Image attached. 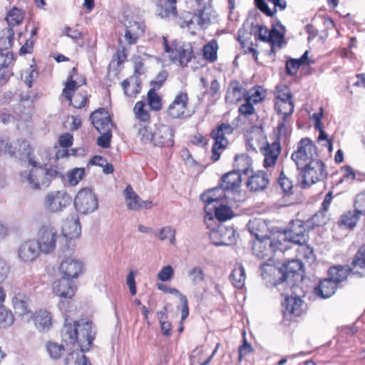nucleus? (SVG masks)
Returning <instances> with one entry per match:
<instances>
[{
	"label": "nucleus",
	"instance_id": "obj_55",
	"mask_svg": "<svg viewBox=\"0 0 365 365\" xmlns=\"http://www.w3.org/2000/svg\"><path fill=\"white\" fill-rule=\"evenodd\" d=\"M354 211L356 213L363 215L365 212L364 207H365V194L361 192L359 193L354 200Z\"/></svg>",
	"mask_w": 365,
	"mask_h": 365
},
{
	"label": "nucleus",
	"instance_id": "obj_30",
	"mask_svg": "<svg viewBox=\"0 0 365 365\" xmlns=\"http://www.w3.org/2000/svg\"><path fill=\"white\" fill-rule=\"evenodd\" d=\"M78 326L76 322H69L66 319L61 329V338L67 344H74L78 339Z\"/></svg>",
	"mask_w": 365,
	"mask_h": 365
},
{
	"label": "nucleus",
	"instance_id": "obj_57",
	"mask_svg": "<svg viewBox=\"0 0 365 365\" xmlns=\"http://www.w3.org/2000/svg\"><path fill=\"white\" fill-rule=\"evenodd\" d=\"M278 182L284 192L288 193L291 192L293 187L292 182L285 176L283 171L281 172Z\"/></svg>",
	"mask_w": 365,
	"mask_h": 365
},
{
	"label": "nucleus",
	"instance_id": "obj_47",
	"mask_svg": "<svg viewBox=\"0 0 365 365\" xmlns=\"http://www.w3.org/2000/svg\"><path fill=\"white\" fill-rule=\"evenodd\" d=\"M215 215L219 221H225L232 218L233 212L227 205H221L220 206H215Z\"/></svg>",
	"mask_w": 365,
	"mask_h": 365
},
{
	"label": "nucleus",
	"instance_id": "obj_25",
	"mask_svg": "<svg viewBox=\"0 0 365 365\" xmlns=\"http://www.w3.org/2000/svg\"><path fill=\"white\" fill-rule=\"evenodd\" d=\"M53 290L57 296L70 299L75 294L76 287L71 279L63 277L53 282Z\"/></svg>",
	"mask_w": 365,
	"mask_h": 365
},
{
	"label": "nucleus",
	"instance_id": "obj_29",
	"mask_svg": "<svg viewBox=\"0 0 365 365\" xmlns=\"http://www.w3.org/2000/svg\"><path fill=\"white\" fill-rule=\"evenodd\" d=\"M36 327L41 331H47L52 327V317L47 310L40 309L33 315Z\"/></svg>",
	"mask_w": 365,
	"mask_h": 365
},
{
	"label": "nucleus",
	"instance_id": "obj_34",
	"mask_svg": "<svg viewBox=\"0 0 365 365\" xmlns=\"http://www.w3.org/2000/svg\"><path fill=\"white\" fill-rule=\"evenodd\" d=\"M303 267L302 262L299 259H292L284 261L282 264V267L280 269L282 273V277L279 279L280 282H283L287 280L289 275H293L294 273L301 270Z\"/></svg>",
	"mask_w": 365,
	"mask_h": 365
},
{
	"label": "nucleus",
	"instance_id": "obj_10",
	"mask_svg": "<svg viewBox=\"0 0 365 365\" xmlns=\"http://www.w3.org/2000/svg\"><path fill=\"white\" fill-rule=\"evenodd\" d=\"M72 202L71 197L64 190H53L44 197V209L50 213H58L66 209Z\"/></svg>",
	"mask_w": 365,
	"mask_h": 365
},
{
	"label": "nucleus",
	"instance_id": "obj_50",
	"mask_svg": "<svg viewBox=\"0 0 365 365\" xmlns=\"http://www.w3.org/2000/svg\"><path fill=\"white\" fill-rule=\"evenodd\" d=\"M275 96L277 101H292V93L289 88L284 85L277 87Z\"/></svg>",
	"mask_w": 365,
	"mask_h": 365
},
{
	"label": "nucleus",
	"instance_id": "obj_31",
	"mask_svg": "<svg viewBox=\"0 0 365 365\" xmlns=\"http://www.w3.org/2000/svg\"><path fill=\"white\" fill-rule=\"evenodd\" d=\"M125 26V38L128 43L136 42L139 36L143 33V26L137 21H128Z\"/></svg>",
	"mask_w": 365,
	"mask_h": 365
},
{
	"label": "nucleus",
	"instance_id": "obj_14",
	"mask_svg": "<svg viewBox=\"0 0 365 365\" xmlns=\"http://www.w3.org/2000/svg\"><path fill=\"white\" fill-rule=\"evenodd\" d=\"M305 228L302 221H293L290 227L279 236V240L289 241L297 245H303L307 240Z\"/></svg>",
	"mask_w": 365,
	"mask_h": 365
},
{
	"label": "nucleus",
	"instance_id": "obj_2",
	"mask_svg": "<svg viewBox=\"0 0 365 365\" xmlns=\"http://www.w3.org/2000/svg\"><path fill=\"white\" fill-rule=\"evenodd\" d=\"M259 227H264V222L255 219L248 223L250 234L255 237L252 242L253 254L258 258L269 260L273 257L274 252L277 250H282V245L280 240H275L267 235H261L255 230Z\"/></svg>",
	"mask_w": 365,
	"mask_h": 365
},
{
	"label": "nucleus",
	"instance_id": "obj_15",
	"mask_svg": "<svg viewBox=\"0 0 365 365\" xmlns=\"http://www.w3.org/2000/svg\"><path fill=\"white\" fill-rule=\"evenodd\" d=\"M210 237L212 242L216 246H230L234 245L237 241L234 229L223 225H219L216 230H212Z\"/></svg>",
	"mask_w": 365,
	"mask_h": 365
},
{
	"label": "nucleus",
	"instance_id": "obj_49",
	"mask_svg": "<svg viewBox=\"0 0 365 365\" xmlns=\"http://www.w3.org/2000/svg\"><path fill=\"white\" fill-rule=\"evenodd\" d=\"M157 235L161 241L169 239L172 245L175 243V230L172 227L167 226L161 228Z\"/></svg>",
	"mask_w": 365,
	"mask_h": 365
},
{
	"label": "nucleus",
	"instance_id": "obj_23",
	"mask_svg": "<svg viewBox=\"0 0 365 365\" xmlns=\"http://www.w3.org/2000/svg\"><path fill=\"white\" fill-rule=\"evenodd\" d=\"M126 206L132 210H140L141 209H150L153 202L150 200H143L134 191L130 185H128L123 190Z\"/></svg>",
	"mask_w": 365,
	"mask_h": 365
},
{
	"label": "nucleus",
	"instance_id": "obj_44",
	"mask_svg": "<svg viewBox=\"0 0 365 365\" xmlns=\"http://www.w3.org/2000/svg\"><path fill=\"white\" fill-rule=\"evenodd\" d=\"M189 281L193 285H197L205 280V273L200 267H193L187 271Z\"/></svg>",
	"mask_w": 365,
	"mask_h": 365
},
{
	"label": "nucleus",
	"instance_id": "obj_63",
	"mask_svg": "<svg viewBox=\"0 0 365 365\" xmlns=\"http://www.w3.org/2000/svg\"><path fill=\"white\" fill-rule=\"evenodd\" d=\"M253 351L252 346L245 339L243 344L239 349V359L238 361H241L244 356L247 355Z\"/></svg>",
	"mask_w": 365,
	"mask_h": 365
},
{
	"label": "nucleus",
	"instance_id": "obj_11",
	"mask_svg": "<svg viewBox=\"0 0 365 365\" xmlns=\"http://www.w3.org/2000/svg\"><path fill=\"white\" fill-rule=\"evenodd\" d=\"M81 234V226L78 217H72L67 218L62 227V235L66 241V245L62 247L63 252H70L76 246L75 240L78 239Z\"/></svg>",
	"mask_w": 365,
	"mask_h": 365
},
{
	"label": "nucleus",
	"instance_id": "obj_53",
	"mask_svg": "<svg viewBox=\"0 0 365 365\" xmlns=\"http://www.w3.org/2000/svg\"><path fill=\"white\" fill-rule=\"evenodd\" d=\"M153 136H154V130H149L145 125L139 128L138 138L142 143H151L152 139H153Z\"/></svg>",
	"mask_w": 365,
	"mask_h": 365
},
{
	"label": "nucleus",
	"instance_id": "obj_8",
	"mask_svg": "<svg viewBox=\"0 0 365 365\" xmlns=\"http://www.w3.org/2000/svg\"><path fill=\"white\" fill-rule=\"evenodd\" d=\"M61 235L56 228L51 223H45L40 226L37 232L38 246L41 253L48 255L53 252Z\"/></svg>",
	"mask_w": 365,
	"mask_h": 365
},
{
	"label": "nucleus",
	"instance_id": "obj_16",
	"mask_svg": "<svg viewBox=\"0 0 365 365\" xmlns=\"http://www.w3.org/2000/svg\"><path fill=\"white\" fill-rule=\"evenodd\" d=\"M85 83V80H82L81 82H77L73 79V75H71L66 83V86L63 88V93L65 97L71 103L77 108H82L86 102V96L83 93H77L72 96V93L80 86L81 84Z\"/></svg>",
	"mask_w": 365,
	"mask_h": 365
},
{
	"label": "nucleus",
	"instance_id": "obj_17",
	"mask_svg": "<svg viewBox=\"0 0 365 365\" xmlns=\"http://www.w3.org/2000/svg\"><path fill=\"white\" fill-rule=\"evenodd\" d=\"M41 252L36 240H29L22 242L17 249L18 259L23 263H31L38 258Z\"/></svg>",
	"mask_w": 365,
	"mask_h": 365
},
{
	"label": "nucleus",
	"instance_id": "obj_61",
	"mask_svg": "<svg viewBox=\"0 0 365 365\" xmlns=\"http://www.w3.org/2000/svg\"><path fill=\"white\" fill-rule=\"evenodd\" d=\"M251 98H246V102L239 108V112L244 115H250L255 112V108L251 102Z\"/></svg>",
	"mask_w": 365,
	"mask_h": 365
},
{
	"label": "nucleus",
	"instance_id": "obj_37",
	"mask_svg": "<svg viewBox=\"0 0 365 365\" xmlns=\"http://www.w3.org/2000/svg\"><path fill=\"white\" fill-rule=\"evenodd\" d=\"M361 216L354 210L353 212L347 211L340 216L338 225L341 227L352 230L356 227Z\"/></svg>",
	"mask_w": 365,
	"mask_h": 365
},
{
	"label": "nucleus",
	"instance_id": "obj_21",
	"mask_svg": "<svg viewBox=\"0 0 365 365\" xmlns=\"http://www.w3.org/2000/svg\"><path fill=\"white\" fill-rule=\"evenodd\" d=\"M275 109L278 113L284 115L283 121L280 123L277 127L279 138L282 136H286L289 132L290 127L287 125V120L294 111L293 101H277L275 103Z\"/></svg>",
	"mask_w": 365,
	"mask_h": 365
},
{
	"label": "nucleus",
	"instance_id": "obj_5",
	"mask_svg": "<svg viewBox=\"0 0 365 365\" xmlns=\"http://www.w3.org/2000/svg\"><path fill=\"white\" fill-rule=\"evenodd\" d=\"M214 19L215 15L212 14L211 9L204 7L198 14L183 12L182 19H179L178 25L181 28H187L192 34H195L197 31L209 25Z\"/></svg>",
	"mask_w": 365,
	"mask_h": 365
},
{
	"label": "nucleus",
	"instance_id": "obj_62",
	"mask_svg": "<svg viewBox=\"0 0 365 365\" xmlns=\"http://www.w3.org/2000/svg\"><path fill=\"white\" fill-rule=\"evenodd\" d=\"M255 4L257 6V8L262 11L263 13H264L268 16H272L274 13L276 12V10L274 9L273 11L271 10L267 4H266L264 0H255Z\"/></svg>",
	"mask_w": 365,
	"mask_h": 365
},
{
	"label": "nucleus",
	"instance_id": "obj_7",
	"mask_svg": "<svg viewBox=\"0 0 365 365\" xmlns=\"http://www.w3.org/2000/svg\"><path fill=\"white\" fill-rule=\"evenodd\" d=\"M291 158L299 168L311 161L319 160L317 148L309 138H302L297 143V149L292 154Z\"/></svg>",
	"mask_w": 365,
	"mask_h": 365
},
{
	"label": "nucleus",
	"instance_id": "obj_58",
	"mask_svg": "<svg viewBox=\"0 0 365 365\" xmlns=\"http://www.w3.org/2000/svg\"><path fill=\"white\" fill-rule=\"evenodd\" d=\"M300 66H302V64L298 59H291L287 61L286 63V71L287 74L292 76L295 75Z\"/></svg>",
	"mask_w": 365,
	"mask_h": 365
},
{
	"label": "nucleus",
	"instance_id": "obj_32",
	"mask_svg": "<svg viewBox=\"0 0 365 365\" xmlns=\"http://www.w3.org/2000/svg\"><path fill=\"white\" fill-rule=\"evenodd\" d=\"M15 313L19 316H24L30 312L29 298L24 294L19 293L14 295L12 299Z\"/></svg>",
	"mask_w": 365,
	"mask_h": 365
},
{
	"label": "nucleus",
	"instance_id": "obj_19",
	"mask_svg": "<svg viewBox=\"0 0 365 365\" xmlns=\"http://www.w3.org/2000/svg\"><path fill=\"white\" fill-rule=\"evenodd\" d=\"M78 326V339L76 342L81 346L82 351L88 350L95 337L92 323L89 321L81 320L76 322Z\"/></svg>",
	"mask_w": 365,
	"mask_h": 365
},
{
	"label": "nucleus",
	"instance_id": "obj_35",
	"mask_svg": "<svg viewBox=\"0 0 365 365\" xmlns=\"http://www.w3.org/2000/svg\"><path fill=\"white\" fill-rule=\"evenodd\" d=\"M245 95V91L240 86L239 82L232 81L228 87L225 101L229 103H235L240 101Z\"/></svg>",
	"mask_w": 365,
	"mask_h": 365
},
{
	"label": "nucleus",
	"instance_id": "obj_27",
	"mask_svg": "<svg viewBox=\"0 0 365 365\" xmlns=\"http://www.w3.org/2000/svg\"><path fill=\"white\" fill-rule=\"evenodd\" d=\"M269 182V179L267 174L260 170L250 177L247 185L250 190L258 192L267 188Z\"/></svg>",
	"mask_w": 365,
	"mask_h": 365
},
{
	"label": "nucleus",
	"instance_id": "obj_51",
	"mask_svg": "<svg viewBox=\"0 0 365 365\" xmlns=\"http://www.w3.org/2000/svg\"><path fill=\"white\" fill-rule=\"evenodd\" d=\"M83 168H75L68 173V181L71 185H76L84 175Z\"/></svg>",
	"mask_w": 365,
	"mask_h": 365
},
{
	"label": "nucleus",
	"instance_id": "obj_60",
	"mask_svg": "<svg viewBox=\"0 0 365 365\" xmlns=\"http://www.w3.org/2000/svg\"><path fill=\"white\" fill-rule=\"evenodd\" d=\"M258 38L264 42H267L270 37V31L264 26L257 25Z\"/></svg>",
	"mask_w": 365,
	"mask_h": 365
},
{
	"label": "nucleus",
	"instance_id": "obj_59",
	"mask_svg": "<svg viewBox=\"0 0 365 365\" xmlns=\"http://www.w3.org/2000/svg\"><path fill=\"white\" fill-rule=\"evenodd\" d=\"M12 60V54L8 50H0V69L7 67Z\"/></svg>",
	"mask_w": 365,
	"mask_h": 365
},
{
	"label": "nucleus",
	"instance_id": "obj_9",
	"mask_svg": "<svg viewBox=\"0 0 365 365\" xmlns=\"http://www.w3.org/2000/svg\"><path fill=\"white\" fill-rule=\"evenodd\" d=\"M163 41L165 51L170 53L169 57L172 61H178L180 66H186L193 58V48L190 43L175 41L170 47L165 38H163Z\"/></svg>",
	"mask_w": 365,
	"mask_h": 365
},
{
	"label": "nucleus",
	"instance_id": "obj_39",
	"mask_svg": "<svg viewBox=\"0 0 365 365\" xmlns=\"http://www.w3.org/2000/svg\"><path fill=\"white\" fill-rule=\"evenodd\" d=\"M14 35L11 27L6 26L0 30V50H8L11 47Z\"/></svg>",
	"mask_w": 365,
	"mask_h": 365
},
{
	"label": "nucleus",
	"instance_id": "obj_22",
	"mask_svg": "<svg viewBox=\"0 0 365 365\" xmlns=\"http://www.w3.org/2000/svg\"><path fill=\"white\" fill-rule=\"evenodd\" d=\"M152 143L155 146H172L174 143L173 131L172 128L164 124L155 125Z\"/></svg>",
	"mask_w": 365,
	"mask_h": 365
},
{
	"label": "nucleus",
	"instance_id": "obj_28",
	"mask_svg": "<svg viewBox=\"0 0 365 365\" xmlns=\"http://www.w3.org/2000/svg\"><path fill=\"white\" fill-rule=\"evenodd\" d=\"M241 182V174L233 170L222 176L220 187L222 190L235 191L240 187Z\"/></svg>",
	"mask_w": 365,
	"mask_h": 365
},
{
	"label": "nucleus",
	"instance_id": "obj_64",
	"mask_svg": "<svg viewBox=\"0 0 365 365\" xmlns=\"http://www.w3.org/2000/svg\"><path fill=\"white\" fill-rule=\"evenodd\" d=\"M135 272L134 271H130L127 276L126 282L129 287L130 294L135 295L136 294V287L135 282Z\"/></svg>",
	"mask_w": 365,
	"mask_h": 365
},
{
	"label": "nucleus",
	"instance_id": "obj_3",
	"mask_svg": "<svg viewBox=\"0 0 365 365\" xmlns=\"http://www.w3.org/2000/svg\"><path fill=\"white\" fill-rule=\"evenodd\" d=\"M365 267V248L361 246L355 255L351 266L336 265L329 270V277L336 284L347 278L348 274L363 276Z\"/></svg>",
	"mask_w": 365,
	"mask_h": 365
},
{
	"label": "nucleus",
	"instance_id": "obj_1",
	"mask_svg": "<svg viewBox=\"0 0 365 365\" xmlns=\"http://www.w3.org/2000/svg\"><path fill=\"white\" fill-rule=\"evenodd\" d=\"M5 150L11 156L19 158L21 160H28L31 168L20 173V181L34 190H40L42 187H48L52 179L58 177L60 173L55 169H44L41 163L36 162L31 156V148L25 140H16L6 144Z\"/></svg>",
	"mask_w": 365,
	"mask_h": 365
},
{
	"label": "nucleus",
	"instance_id": "obj_24",
	"mask_svg": "<svg viewBox=\"0 0 365 365\" xmlns=\"http://www.w3.org/2000/svg\"><path fill=\"white\" fill-rule=\"evenodd\" d=\"M282 138H286V136L279 138L278 134V140L272 143H267L266 146L261 148V151L264 156V166L266 168L273 167L276 164L281 152L279 140Z\"/></svg>",
	"mask_w": 365,
	"mask_h": 365
},
{
	"label": "nucleus",
	"instance_id": "obj_48",
	"mask_svg": "<svg viewBox=\"0 0 365 365\" xmlns=\"http://www.w3.org/2000/svg\"><path fill=\"white\" fill-rule=\"evenodd\" d=\"M148 101L152 110H160L162 108L161 98L154 89H150L148 91Z\"/></svg>",
	"mask_w": 365,
	"mask_h": 365
},
{
	"label": "nucleus",
	"instance_id": "obj_46",
	"mask_svg": "<svg viewBox=\"0 0 365 365\" xmlns=\"http://www.w3.org/2000/svg\"><path fill=\"white\" fill-rule=\"evenodd\" d=\"M145 108V103L143 101H138L133 108L135 117L143 123H146L150 118V114Z\"/></svg>",
	"mask_w": 365,
	"mask_h": 365
},
{
	"label": "nucleus",
	"instance_id": "obj_40",
	"mask_svg": "<svg viewBox=\"0 0 365 365\" xmlns=\"http://www.w3.org/2000/svg\"><path fill=\"white\" fill-rule=\"evenodd\" d=\"M122 87L125 95L129 97H133L140 92V85L134 76L123 81Z\"/></svg>",
	"mask_w": 365,
	"mask_h": 365
},
{
	"label": "nucleus",
	"instance_id": "obj_6",
	"mask_svg": "<svg viewBox=\"0 0 365 365\" xmlns=\"http://www.w3.org/2000/svg\"><path fill=\"white\" fill-rule=\"evenodd\" d=\"M299 177L302 179V187H309L318 182L322 181L327 176L325 165L321 160L311 161L299 168Z\"/></svg>",
	"mask_w": 365,
	"mask_h": 365
},
{
	"label": "nucleus",
	"instance_id": "obj_36",
	"mask_svg": "<svg viewBox=\"0 0 365 365\" xmlns=\"http://www.w3.org/2000/svg\"><path fill=\"white\" fill-rule=\"evenodd\" d=\"M336 289V284L329 277L321 281L314 291L317 295L325 299L330 297L335 292Z\"/></svg>",
	"mask_w": 365,
	"mask_h": 365
},
{
	"label": "nucleus",
	"instance_id": "obj_26",
	"mask_svg": "<svg viewBox=\"0 0 365 365\" xmlns=\"http://www.w3.org/2000/svg\"><path fill=\"white\" fill-rule=\"evenodd\" d=\"M282 305L285 308L284 314H289L299 317L304 312V302L298 297L286 296Z\"/></svg>",
	"mask_w": 365,
	"mask_h": 365
},
{
	"label": "nucleus",
	"instance_id": "obj_4",
	"mask_svg": "<svg viewBox=\"0 0 365 365\" xmlns=\"http://www.w3.org/2000/svg\"><path fill=\"white\" fill-rule=\"evenodd\" d=\"M91 120L95 128L101 134L97 139L98 145L103 148H109L113 125L108 112L104 108H100L92 113Z\"/></svg>",
	"mask_w": 365,
	"mask_h": 365
},
{
	"label": "nucleus",
	"instance_id": "obj_38",
	"mask_svg": "<svg viewBox=\"0 0 365 365\" xmlns=\"http://www.w3.org/2000/svg\"><path fill=\"white\" fill-rule=\"evenodd\" d=\"M252 159L246 154L236 155L235 158V171L248 175L251 172Z\"/></svg>",
	"mask_w": 365,
	"mask_h": 365
},
{
	"label": "nucleus",
	"instance_id": "obj_18",
	"mask_svg": "<svg viewBox=\"0 0 365 365\" xmlns=\"http://www.w3.org/2000/svg\"><path fill=\"white\" fill-rule=\"evenodd\" d=\"M188 100V96L186 93L180 92L178 93L168 107V115L173 118H183L188 116L187 113Z\"/></svg>",
	"mask_w": 365,
	"mask_h": 365
},
{
	"label": "nucleus",
	"instance_id": "obj_54",
	"mask_svg": "<svg viewBox=\"0 0 365 365\" xmlns=\"http://www.w3.org/2000/svg\"><path fill=\"white\" fill-rule=\"evenodd\" d=\"M13 322V314L6 309L0 307V327L10 326Z\"/></svg>",
	"mask_w": 365,
	"mask_h": 365
},
{
	"label": "nucleus",
	"instance_id": "obj_41",
	"mask_svg": "<svg viewBox=\"0 0 365 365\" xmlns=\"http://www.w3.org/2000/svg\"><path fill=\"white\" fill-rule=\"evenodd\" d=\"M218 44L215 39L211 40L203 47V56L205 59L214 62L217 58Z\"/></svg>",
	"mask_w": 365,
	"mask_h": 365
},
{
	"label": "nucleus",
	"instance_id": "obj_12",
	"mask_svg": "<svg viewBox=\"0 0 365 365\" xmlns=\"http://www.w3.org/2000/svg\"><path fill=\"white\" fill-rule=\"evenodd\" d=\"M74 205L76 210L83 214L93 212L98 207L96 195L88 188L82 189L78 192L75 197Z\"/></svg>",
	"mask_w": 365,
	"mask_h": 365
},
{
	"label": "nucleus",
	"instance_id": "obj_20",
	"mask_svg": "<svg viewBox=\"0 0 365 365\" xmlns=\"http://www.w3.org/2000/svg\"><path fill=\"white\" fill-rule=\"evenodd\" d=\"M83 267V264L78 259L71 255L65 256L61 262L59 272L64 277L73 279L82 272Z\"/></svg>",
	"mask_w": 365,
	"mask_h": 365
},
{
	"label": "nucleus",
	"instance_id": "obj_33",
	"mask_svg": "<svg viewBox=\"0 0 365 365\" xmlns=\"http://www.w3.org/2000/svg\"><path fill=\"white\" fill-rule=\"evenodd\" d=\"M176 3V0H163L159 15L163 19H173L178 24L179 19H182V14L180 16H178Z\"/></svg>",
	"mask_w": 365,
	"mask_h": 365
},
{
	"label": "nucleus",
	"instance_id": "obj_13",
	"mask_svg": "<svg viewBox=\"0 0 365 365\" xmlns=\"http://www.w3.org/2000/svg\"><path fill=\"white\" fill-rule=\"evenodd\" d=\"M233 131L232 127L226 123H222L216 130H213L211 136L215 140L212 148V160L214 162L220 159V150L225 148L228 144V140L225 138L227 134H231Z\"/></svg>",
	"mask_w": 365,
	"mask_h": 365
},
{
	"label": "nucleus",
	"instance_id": "obj_56",
	"mask_svg": "<svg viewBox=\"0 0 365 365\" xmlns=\"http://www.w3.org/2000/svg\"><path fill=\"white\" fill-rule=\"evenodd\" d=\"M173 275V268L170 265H167L158 272L157 277L161 282H167L170 280Z\"/></svg>",
	"mask_w": 365,
	"mask_h": 365
},
{
	"label": "nucleus",
	"instance_id": "obj_43",
	"mask_svg": "<svg viewBox=\"0 0 365 365\" xmlns=\"http://www.w3.org/2000/svg\"><path fill=\"white\" fill-rule=\"evenodd\" d=\"M24 19V14L23 11L16 7H14L11 9L7 16L6 17V21H7V26L11 27L14 26H16L20 24Z\"/></svg>",
	"mask_w": 365,
	"mask_h": 365
},
{
	"label": "nucleus",
	"instance_id": "obj_42",
	"mask_svg": "<svg viewBox=\"0 0 365 365\" xmlns=\"http://www.w3.org/2000/svg\"><path fill=\"white\" fill-rule=\"evenodd\" d=\"M232 284L237 289H241L245 285V271L242 265L235 267L231 274Z\"/></svg>",
	"mask_w": 365,
	"mask_h": 365
},
{
	"label": "nucleus",
	"instance_id": "obj_52",
	"mask_svg": "<svg viewBox=\"0 0 365 365\" xmlns=\"http://www.w3.org/2000/svg\"><path fill=\"white\" fill-rule=\"evenodd\" d=\"M221 188H215L212 190L210 191L208 193L203 194L202 195V200L206 203L205 209L208 208L213 202H217L220 200V195H217V192L221 191Z\"/></svg>",
	"mask_w": 365,
	"mask_h": 365
},
{
	"label": "nucleus",
	"instance_id": "obj_45",
	"mask_svg": "<svg viewBox=\"0 0 365 365\" xmlns=\"http://www.w3.org/2000/svg\"><path fill=\"white\" fill-rule=\"evenodd\" d=\"M46 351L53 359H58L65 352L64 346L56 342L48 341L46 344Z\"/></svg>",
	"mask_w": 365,
	"mask_h": 365
}]
</instances>
